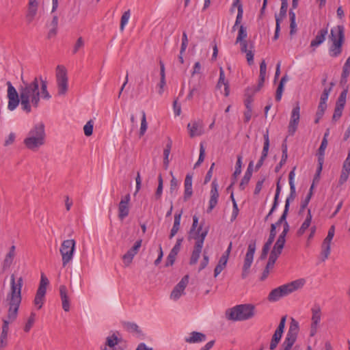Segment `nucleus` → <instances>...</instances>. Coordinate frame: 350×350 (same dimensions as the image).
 Returning <instances> with one entry per match:
<instances>
[{"mask_svg": "<svg viewBox=\"0 0 350 350\" xmlns=\"http://www.w3.org/2000/svg\"><path fill=\"white\" fill-rule=\"evenodd\" d=\"M204 224L205 221H202L198 226V217L196 215L193 216V224L189 236V239H195L196 243L189 260L190 265H196L198 262L202 252L204 239L208 232V227L203 228Z\"/></svg>", "mask_w": 350, "mask_h": 350, "instance_id": "f257e3e1", "label": "nucleus"}, {"mask_svg": "<svg viewBox=\"0 0 350 350\" xmlns=\"http://www.w3.org/2000/svg\"><path fill=\"white\" fill-rule=\"evenodd\" d=\"M10 291L7 295L6 301L9 306L8 321H14L17 317L18 310L21 302V278L15 282L14 275H11Z\"/></svg>", "mask_w": 350, "mask_h": 350, "instance_id": "f03ea898", "label": "nucleus"}, {"mask_svg": "<svg viewBox=\"0 0 350 350\" xmlns=\"http://www.w3.org/2000/svg\"><path fill=\"white\" fill-rule=\"evenodd\" d=\"M38 87L37 77L30 83L23 81V111L27 113H29L31 110L30 103L36 108L38 106L40 96Z\"/></svg>", "mask_w": 350, "mask_h": 350, "instance_id": "7ed1b4c3", "label": "nucleus"}, {"mask_svg": "<svg viewBox=\"0 0 350 350\" xmlns=\"http://www.w3.org/2000/svg\"><path fill=\"white\" fill-rule=\"evenodd\" d=\"M46 133L44 125L40 122L36 124L28 133L23 141L26 147L31 151H37L40 147L45 144Z\"/></svg>", "mask_w": 350, "mask_h": 350, "instance_id": "20e7f679", "label": "nucleus"}, {"mask_svg": "<svg viewBox=\"0 0 350 350\" xmlns=\"http://www.w3.org/2000/svg\"><path fill=\"white\" fill-rule=\"evenodd\" d=\"M254 314L255 306L249 304L237 305L226 312V318L234 321H245L252 319Z\"/></svg>", "mask_w": 350, "mask_h": 350, "instance_id": "39448f33", "label": "nucleus"}, {"mask_svg": "<svg viewBox=\"0 0 350 350\" xmlns=\"http://www.w3.org/2000/svg\"><path fill=\"white\" fill-rule=\"evenodd\" d=\"M305 284L304 279H299L280 286L273 289L268 295V300L271 302L278 301L291 293L301 288Z\"/></svg>", "mask_w": 350, "mask_h": 350, "instance_id": "423d86ee", "label": "nucleus"}, {"mask_svg": "<svg viewBox=\"0 0 350 350\" xmlns=\"http://www.w3.org/2000/svg\"><path fill=\"white\" fill-rule=\"evenodd\" d=\"M330 38L332 44L329 48L330 56L336 57L342 53V44L345 42V28L342 25H337L331 29Z\"/></svg>", "mask_w": 350, "mask_h": 350, "instance_id": "0eeeda50", "label": "nucleus"}, {"mask_svg": "<svg viewBox=\"0 0 350 350\" xmlns=\"http://www.w3.org/2000/svg\"><path fill=\"white\" fill-rule=\"evenodd\" d=\"M55 78L58 95H66L68 90V79L67 70L64 66L59 65L57 66Z\"/></svg>", "mask_w": 350, "mask_h": 350, "instance_id": "6e6552de", "label": "nucleus"}, {"mask_svg": "<svg viewBox=\"0 0 350 350\" xmlns=\"http://www.w3.org/2000/svg\"><path fill=\"white\" fill-rule=\"evenodd\" d=\"M299 332V323L294 319H292L288 331L280 350H291Z\"/></svg>", "mask_w": 350, "mask_h": 350, "instance_id": "1a4fd4ad", "label": "nucleus"}, {"mask_svg": "<svg viewBox=\"0 0 350 350\" xmlns=\"http://www.w3.org/2000/svg\"><path fill=\"white\" fill-rule=\"evenodd\" d=\"M75 243L74 239H67L64 241L61 245L59 252L62 257V265L64 267L72 259Z\"/></svg>", "mask_w": 350, "mask_h": 350, "instance_id": "9d476101", "label": "nucleus"}, {"mask_svg": "<svg viewBox=\"0 0 350 350\" xmlns=\"http://www.w3.org/2000/svg\"><path fill=\"white\" fill-rule=\"evenodd\" d=\"M49 284V281L46 276L42 273L41 274L40 282L37 290L35 299L34 304L38 306V309H40L44 304L45 295L46 293V287Z\"/></svg>", "mask_w": 350, "mask_h": 350, "instance_id": "9b49d317", "label": "nucleus"}, {"mask_svg": "<svg viewBox=\"0 0 350 350\" xmlns=\"http://www.w3.org/2000/svg\"><path fill=\"white\" fill-rule=\"evenodd\" d=\"M256 248V241L255 239L251 240L248 245L247 251L245 256L244 263L243 266L242 278H245L247 276L249 269L252 265L254 259V255Z\"/></svg>", "mask_w": 350, "mask_h": 350, "instance_id": "f8f14e48", "label": "nucleus"}, {"mask_svg": "<svg viewBox=\"0 0 350 350\" xmlns=\"http://www.w3.org/2000/svg\"><path fill=\"white\" fill-rule=\"evenodd\" d=\"M288 8V0H281V8L280 10V13L278 14H275V33L273 38V40H276L279 38L280 31V24L283 19L286 16V12Z\"/></svg>", "mask_w": 350, "mask_h": 350, "instance_id": "ddd939ff", "label": "nucleus"}, {"mask_svg": "<svg viewBox=\"0 0 350 350\" xmlns=\"http://www.w3.org/2000/svg\"><path fill=\"white\" fill-rule=\"evenodd\" d=\"M347 95V93L346 90H342L336 102L334 111L332 118V122H336L341 118L346 104Z\"/></svg>", "mask_w": 350, "mask_h": 350, "instance_id": "4468645a", "label": "nucleus"}, {"mask_svg": "<svg viewBox=\"0 0 350 350\" xmlns=\"http://www.w3.org/2000/svg\"><path fill=\"white\" fill-rule=\"evenodd\" d=\"M8 96L9 98L8 101V109L11 111L16 109V107L18 105L19 99L18 94L16 90V89L12 85L11 83L8 81Z\"/></svg>", "mask_w": 350, "mask_h": 350, "instance_id": "2eb2a0df", "label": "nucleus"}, {"mask_svg": "<svg viewBox=\"0 0 350 350\" xmlns=\"http://www.w3.org/2000/svg\"><path fill=\"white\" fill-rule=\"evenodd\" d=\"M183 241V238H179L177 239L176 244L173 247V248L170 252V254H168L165 267H167L170 266H172L176 260V258L177 254L180 250L181 245Z\"/></svg>", "mask_w": 350, "mask_h": 350, "instance_id": "dca6fc26", "label": "nucleus"}, {"mask_svg": "<svg viewBox=\"0 0 350 350\" xmlns=\"http://www.w3.org/2000/svg\"><path fill=\"white\" fill-rule=\"evenodd\" d=\"M189 282V275H185L172 290L170 297L175 300L179 299Z\"/></svg>", "mask_w": 350, "mask_h": 350, "instance_id": "f3484780", "label": "nucleus"}, {"mask_svg": "<svg viewBox=\"0 0 350 350\" xmlns=\"http://www.w3.org/2000/svg\"><path fill=\"white\" fill-rule=\"evenodd\" d=\"M217 187L218 184L217 183V180L215 179L211 184V198L209 200V206L207 208V213L211 212L212 210L216 206L217 204L219 198Z\"/></svg>", "mask_w": 350, "mask_h": 350, "instance_id": "a211bd4d", "label": "nucleus"}, {"mask_svg": "<svg viewBox=\"0 0 350 350\" xmlns=\"http://www.w3.org/2000/svg\"><path fill=\"white\" fill-rule=\"evenodd\" d=\"M187 129L189 131V136L191 137L200 136L203 133L202 123L200 121H194L192 123H189L187 124Z\"/></svg>", "mask_w": 350, "mask_h": 350, "instance_id": "6ab92c4d", "label": "nucleus"}, {"mask_svg": "<svg viewBox=\"0 0 350 350\" xmlns=\"http://www.w3.org/2000/svg\"><path fill=\"white\" fill-rule=\"evenodd\" d=\"M280 180L281 177H280L276 183V189H275V193L273 199V202L272 207L271 210L269 211V213L266 215L265 217V221H267L268 219L271 216L273 213L275 211L277 208V206L278 205V201H279V197L281 192L282 187L280 185Z\"/></svg>", "mask_w": 350, "mask_h": 350, "instance_id": "aec40b11", "label": "nucleus"}, {"mask_svg": "<svg viewBox=\"0 0 350 350\" xmlns=\"http://www.w3.org/2000/svg\"><path fill=\"white\" fill-rule=\"evenodd\" d=\"M59 295L62 303V308L65 312L70 310V301L68 295V290L65 285L59 286Z\"/></svg>", "mask_w": 350, "mask_h": 350, "instance_id": "412c9836", "label": "nucleus"}, {"mask_svg": "<svg viewBox=\"0 0 350 350\" xmlns=\"http://www.w3.org/2000/svg\"><path fill=\"white\" fill-rule=\"evenodd\" d=\"M38 3L36 0H29L28 3V10L26 14V20L30 23L34 18L37 13Z\"/></svg>", "mask_w": 350, "mask_h": 350, "instance_id": "4be33fe9", "label": "nucleus"}, {"mask_svg": "<svg viewBox=\"0 0 350 350\" xmlns=\"http://www.w3.org/2000/svg\"><path fill=\"white\" fill-rule=\"evenodd\" d=\"M192 194V175L188 174L185 179L184 201L187 202L191 197Z\"/></svg>", "mask_w": 350, "mask_h": 350, "instance_id": "5701e85b", "label": "nucleus"}, {"mask_svg": "<svg viewBox=\"0 0 350 350\" xmlns=\"http://www.w3.org/2000/svg\"><path fill=\"white\" fill-rule=\"evenodd\" d=\"M329 135V129H327L326 130L325 133H324L321 146L317 152L318 160H323L324 161L325 150L328 144L327 137H328Z\"/></svg>", "mask_w": 350, "mask_h": 350, "instance_id": "b1692460", "label": "nucleus"}, {"mask_svg": "<svg viewBox=\"0 0 350 350\" xmlns=\"http://www.w3.org/2000/svg\"><path fill=\"white\" fill-rule=\"evenodd\" d=\"M206 335L198 332H192L190 336L185 338V341L188 343H197L206 340Z\"/></svg>", "mask_w": 350, "mask_h": 350, "instance_id": "393cba45", "label": "nucleus"}, {"mask_svg": "<svg viewBox=\"0 0 350 350\" xmlns=\"http://www.w3.org/2000/svg\"><path fill=\"white\" fill-rule=\"evenodd\" d=\"M327 34V29H321L317 35L316 36L315 38L312 40L310 42V46L311 47H316L321 44L325 40V36Z\"/></svg>", "mask_w": 350, "mask_h": 350, "instance_id": "a878e982", "label": "nucleus"}, {"mask_svg": "<svg viewBox=\"0 0 350 350\" xmlns=\"http://www.w3.org/2000/svg\"><path fill=\"white\" fill-rule=\"evenodd\" d=\"M182 213L183 211H180V213H176L174 215V224L169 236L170 239H172L179 230Z\"/></svg>", "mask_w": 350, "mask_h": 350, "instance_id": "bb28decb", "label": "nucleus"}, {"mask_svg": "<svg viewBox=\"0 0 350 350\" xmlns=\"http://www.w3.org/2000/svg\"><path fill=\"white\" fill-rule=\"evenodd\" d=\"M312 221V215L310 209H308V214L305 221L301 224V227L298 229L297 232V236H302L306 230L309 228Z\"/></svg>", "mask_w": 350, "mask_h": 350, "instance_id": "cd10ccee", "label": "nucleus"}, {"mask_svg": "<svg viewBox=\"0 0 350 350\" xmlns=\"http://www.w3.org/2000/svg\"><path fill=\"white\" fill-rule=\"evenodd\" d=\"M172 147V141L170 137H167V142L165 148L163 150V166L165 170L167 169L169 165V155Z\"/></svg>", "mask_w": 350, "mask_h": 350, "instance_id": "c85d7f7f", "label": "nucleus"}, {"mask_svg": "<svg viewBox=\"0 0 350 350\" xmlns=\"http://www.w3.org/2000/svg\"><path fill=\"white\" fill-rule=\"evenodd\" d=\"M312 324L318 325L321 318V310L319 305H314L312 308Z\"/></svg>", "mask_w": 350, "mask_h": 350, "instance_id": "c756f323", "label": "nucleus"}, {"mask_svg": "<svg viewBox=\"0 0 350 350\" xmlns=\"http://www.w3.org/2000/svg\"><path fill=\"white\" fill-rule=\"evenodd\" d=\"M129 214V206L126 204L123 201H120L118 205V217L122 220L126 217Z\"/></svg>", "mask_w": 350, "mask_h": 350, "instance_id": "7c9ffc66", "label": "nucleus"}, {"mask_svg": "<svg viewBox=\"0 0 350 350\" xmlns=\"http://www.w3.org/2000/svg\"><path fill=\"white\" fill-rule=\"evenodd\" d=\"M255 94V92H253L252 88H247L245 90V100L244 104L246 107V109H252V103L254 101L253 96Z\"/></svg>", "mask_w": 350, "mask_h": 350, "instance_id": "2f4dec72", "label": "nucleus"}, {"mask_svg": "<svg viewBox=\"0 0 350 350\" xmlns=\"http://www.w3.org/2000/svg\"><path fill=\"white\" fill-rule=\"evenodd\" d=\"M289 18H290V35H294L297 31V24H296V15L295 13L292 11V9L289 10Z\"/></svg>", "mask_w": 350, "mask_h": 350, "instance_id": "473e14b6", "label": "nucleus"}, {"mask_svg": "<svg viewBox=\"0 0 350 350\" xmlns=\"http://www.w3.org/2000/svg\"><path fill=\"white\" fill-rule=\"evenodd\" d=\"M228 262V259L226 258V257L221 256L218 264L215 268L214 270V276L216 278L226 267V264Z\"/></svg>", "mask_w": 350, "mask_h": 350, "instance_id": "72a5a7b5", "label": "nucleus"}, {"mask_svg": "<svg viewBox=\"0 0 350 350\" xmlns=\"http://www.w3.org/2000/svg\"><path fill=\"white\" fill-rule=\"evenodd\" d=\"M57 25H58V17L57 16H54L53 17L52 21L51 22L50 26L51 29H50L48 33V38H51L54 37L57 34Z\"/></svg>", "mask_w": 350, "mask_h": 350, "instance_id": "f704fd0d", "label": "nucleus"}, {"mask_svg": "<svg viewBox=\"0 0 350 350\" xmlns=\"http://www.w3.org/2000/svg\"><path fill=\"white\" fill-rule=\"evenodd\" d=\"M313 189H314V184H312L311 185L309 192H308V195L306 196V198L301 202L299 213H301L307 207L308 203L310 202V200L313 195Z\"/></svg>", "mask_w": 350, "mask_h": 350, "instance_id": "c9c22d12", "label": "nucleus"}, {"mask_svg": "<svg viewBox=\"0 0 350 350\" xmlns=\"http://www.w3.org/2000/svg\"><path fill=\"white\" fill-rule=\"evenodd\" d=\"M264 137V144L263 148L262 150L261 156L267 158L268 155L269 148V132L267 130L266 133L263 135Z\"/></svg>", "mask_w": 350, "mask_h": 350, "instance_id": "e433bc0d", "label": "nucleus"}, {"mask_svg": "<svg viewBox=\"0 0 350 350\" xmlns=\"http://www.w3.org/2000/svg\"><path fill=\"white\" fill-rule=\"evenodd\" d=\"M285 242L286 240L278 239L271 252H274L278 255H280L285 245Z\"/></svg>", "mask_w": 350, "mask_h": 350, "instance_id": "4c0bfd02", "label": "nucleus"}, {"mask_svg": "<svg viewBox=\"0 0 350 350\" xmlns=\"http://www.w3.org/2000/svg\"><path fill=\"white\" fill-rule=\"evenodd\" d=\"M122 338H118L114 334L107 338L106 345L109 346L110 349H113L114 347L122 342Z\"/></svg>", "mask_w": 350, "mask_h": 350, "instance_id": "58836bf2", "label": "nucleus"}, {"mask_svg": "<svg viewBox=\"0 0 350 350\" xmlns=\"http://www.w3.org/2000/svg\"><path fill=\"white\" fill-rule=\"evenodd\" d=\"M247 37V27L242 25H240L239 31H238V36L236 39V43H239V42H241V41L247 40H246Z\"/></svg>", "mask_w": 350, "mask_h": 350, "instance_id": "ea45409f", "label": "nucleus"}, {"mask_svg": "<svg viewBox=\"0 0 350 350\" xmlns=\"http://www.w3.org/2000/svg\"><path fill=\"white\" fill-rule=\"evenodd\" d=\"M282 336V334H281V333L278 334V332L275 331V332L272 336L271 343H270L269 348L271 350H274L277 347L279 342L281 340Z\"/></svg>", "mask_w": 350, "mask_h": 350, "instance_id": "a19ab883", "label": "nucleus"}, {"mask_svg": "<svg viewBox=\"0 0 350 350\" xmlns=\"http://www.w3.org/2000/svg\"><path fill=\"white\" fill-rule=\"evenodd\" d=\"M124 327L131 332H135L138 335H142V330L136 323L127 322L124 323Z\"/></svg>", "mask_w": 350, "mask_h": 350, "instance_id": "79ce46f5", "label": "nucleus"}, {"mask_svg": "<svg viewBox=\"0 0 350 350\" xmlns=\"http://www.w3.org/2000/svg\"><path fill=\"white\" fill-rule=\"evenodd\" d=\"M296 198V190H295V185H290V194L287 197L286 202H285V206L290 207V204L292 202L295 198Z\"/></svg>", "mask_w": 350, "mask_h": 350, "instance_id": "37998d69", "label": "nucleus"}, {"mask_svg": "<svg viewBox=\"0 0 350 350\" xmlns=\"http://www.w3.org/2000/svg\"><path fill=\"white\" fill-rule=\"evenodd\" d=\"M242 159H243V157L241 154H239L237 156V161L236 165H235V170L232 174V177L234 178V180H236L237 177L241 172Z\"/></svg>", "mask_w": 350, "mask_h": 350, "instance_id": "c03bdc74", "label": "nucleus"}, {"mask_svg": "<svg viewBox=\"0 0 350 350\" xmlns=\"http://www.w3.org/2000/svg\"><path fill=\"white\" fill-rule=\"evenodd\" d=\"M159 64H160V75H161V80H160V88L161 90H159V94H162V89L163 88V86L165 85V66H164V64L160 61L159 62Z\"/></svg>", "mask_w": 350, "mask_h": 350, "instance_id": "a18cd8bd", "label": "nucleus"}, {"mask_svg": "<svg viewBox=\"0 0 350 350\" xmlns=\"http://www.w3.org/2000/svg\"><path fill=\"white\" fill-rule=\"evenodd\" d=\"M41 81V94L42 97L44 99H49L51 98V95L49 94L47 90V82L46 81L42 80V77L40 78Z\"/></svg>", "mask_w": 350, "mask_h": 350, "instance_id": "49530a36", "label": "nucleus"}, {"mask_svg": "<svg viewBox=\"0 0 350 350\" xmlns=\"http://www.w3.org/2000/svg\"><path fill=\"white\" fill-rule=\"evenodd\" d=\"M299 120H290L289 124L288 126V132L290 135H293L297 129Z\"/></svg>", "mask_w": 350, "mask_h": 350, "instance_id": "de8ad7c7", "label": "nucleus"}, {"mask_svg": "<svg viewBox=\"0 0 350 350\" xmlns=\"http://www.w3.org/2000/svg\"><path fill=\"white\" fill-rule=\"evenodd\" d=\"M130 16H131L130 10H128L127 11H125L123 13V14L121 17V20H120V29L121 31H122L124 30V26L127 24Z\"/></svg>", "mask_w": 350, "mask_h": 350, "instance_id": "09e8293b", "label": "nucleus"}, {"mask_svg": "<svg viewBox=\"0 0 350 350\" xmlns=\"http://www.w3.org/2000/svg\"><path fill=\"white\" fill-rule=\"evenodd\" d=\"M163 183L162 176L161 174H159L158 176V187L154 194L156 200H159L161 198L163 192Z\"/></svg>", "mask_w": 350, "mask_h": 350, "instance_id": "8fccbe9b", "label": "nucleus"}, {"mask_svg": "<svg viewBox=\"0 0 350 350\" xmlns=\"http://www.w3.org/2000/svg\"><path fill=\"white\" fill-rule=\"evenodd\" d=\"M94 122L92 120H90L84 126L83 131L84 134L87 137H90L93 133Z\"/></svg>", "mask_w": 350, "mask_h": 350, "instance_id": "3c124183", "label": "nucleus"}, {"mask_svg": "<svg viewBox=\"0 0 350 350\" xmlns=\"http://www.w3.org/2000/svg\"><path fill=\"white\" fill-rule=\"evenodd\" d=\"M147 127H148V126H147L146 113L144 111H142L141 127H140V130H139V136L140 137L143 136L145 134V133L147 130Z\"/></svg>", "mask_w": 350, "mask_h": 350, "instance_id": "603ef678", "label": "nucleus"}, {"mask_svg": "<svg viewBox=\"0 0 350 350\" xmlns=\"http://www.w3.org/2000/svg\"><path fill=\"white\" fill-rule=\"evenodd\" d=\"M205 157V149L202 144H200V155L198 161L195 163L194 167L196 168L199 167L201 163L204 161Z\"/></svg>", "mask_w": 350, "mask_h": 350, "instance_id": "864d4df0", "label": "nucleus"}, {"mask_svg": "<svg viewBox=\"0 0 350 350\" xmlns=\"http://www.w3.org/2000/svg\"><path fill=\"white\" fill-rule=\"evenodd\" d=\"M279 256L280 255L271 252L268 262L266 265L267 267V268L272 269L273 267L274 264H275V261L277 260L278 258L279 257Z\"/></svg>", "mask_w": 350, "mask_h": 350, "instance_id": "5fc2aeb1", "label": "nucleus"}, {"mask_svg": "<svg viewBox=\"0 0 350 350\" xmlns=\"http://www.w3.org/2000/svg\"><path fill=\"white\" fill-rule=\"evenodd\" d=\"M171 176H173L172 172H170ZM178 186V183L177 179L172 176V180H170V191L171 194L176 193L177 189Z\"/></svg>", "mask_w": 350, "mask_h": 350, "instance_id": "6e6d98bb", "label": "nucleus"}, {"mask_svg": "<svg viewBox=\"0 0 350 350\" xmlns=\"http://www.w3.org/2000/svg\"><path fill=\"white\" fill-rule=\"evenodd\" d=\"M299 112H300V107H299V103H297L296 105L293 107V109L292 110L291 119L299 120V118H300Z\"/></svg>", "mask_w": 350, "mask_h": 350, "instance_id": "4d7b16f0", "label": "nucleus"}, {"mask_svg": "<svg viewBox=\"0 0 350 350\" xmlns=\"http://www.w3.org/2000/svg\"><path fill=\"white\" fill-rule=\"evenodd\" d=\"M226 83H228V80H226L225 73L224 69L221 67L219 68V77L217 84V87L220 88L222 85H225Z\"/></svg>", "mask_w": 350, "mask_h": 350, "instance_id": "13d9d810", "label": "nucleus"}, {"mask_svg": "<svg viewBox=\"0 0 350 350\" xmlns=\"http://www.w3.org/2000/svg\"><path fill=\"white\" fill-rule=\"evenodd\" d=\"M135 256V254H134L133 253H131V251L129 250L125 254H124L122 259L126 266H128L131 263Z\"/></svg>", "mask_w": 350, "mask_h": 350, "instance_id": "bf43d9fd", "label": "nucleus"}, {"mask_svg": "<svg viewBox=\"0 0 350 350\" xmlns=\"http://www.w3.org/2000/svg\"><path fill=\"white\" fill-rule=\"evenodd\" d=\"M331 252V247L329 246H323L321 245V260L322 261H325L328 258Z\"/></svg>", "mask_w": 350, "mask_h": 350, "instance_id": "052dcab7", "label": "nucleus"}, {"mask_svg": "<svg viewBox=\"0 0 350 350\" xmlns=\"http://www.w3.org/2000/svg\"><path fill=\"white\" fill-rule=\"evenodd\" d=\"M35 317H36V314L32 312L25 326V332H29L31 329V327L33 326L34 322H35Z\"/></svg>", "mask_w": 350, "mask_h": 350, "instance_id": "680f3d73", "label": "nucleus"}, {"mask_svg": "<svg viewBox=\"0 0 350 350\" xmlns=\"http://www.w3.org/2000/svg\"><path fill=\"white\" fill-rule=\"evenodd\" d=\"M208 262H209V257L207 255V253L206 252H204L203 259L200 262V265L198 271L200 272L202 270H203L204 269H205L206 267L208 265Z\"/></svg>", "mask_w": 350, "mask_h": 350, "instance_id": "e2e57ef3", "label": "nucleus"}, {"mask_svg": "<svg viewBox=\"0 0 350 350\" xmlns=\"http://www.w3.org/2000/svg\"><path fill=\"white\" fill-rule=\"evenodd\" d=\"M287 80H288V78H287L286 75H285L284 76H283L282 77V79L279 83V85L277 88L276 93L282 94L284 83L286 82Z\"/></svg>", "mask_w": 350, "mask_h": 350, "instance_id": "0e129e2a", "label": "nucleus"}, {"mask_svg": "<svg viewBox=\"0 0 350 350\" xmlns=\"http://www.w3.org/2000/svg\"><path fill=\"white\" fill-rule=\"evenodd\" d=\"M243 5H239L238 6V13H237L236 21H235V26H238L241 23L242 18H243Z\"/></svg>", "mask_w": 350, "mask_h": 350, "instance_id": "69168bd1", "label": "nucleus"}, {"mask_svg": "<svg viewBox=\"0 0 350 350\" xmlns=\"http://www.w3.org/2000/svg\"><path fill=\"white\" fill-rule=\"evenodd\" d=\"M323 162H324L323 160H318V167H317L314 177V180H313L314 182L315 180H319L320 174L322 171Z\"/></svg>", "mask_w": 350, "mask_h": 350, "instance_id": "338daca9", "label": "nucleus"}, {"mask_svg": "<svg viewBox=\"0 0 350 350\" xmlns=\"http://www.w3.org/2000/svg\"><path fill=\"white\" fill-rule=\"evenodd\" d=\"M142 239L137 240L134 245L129 250L131 253H133L134 254H137L139 252V248L142 246Z\"/></svg>", "mask_w": 350, "mask_h": 350, "instance_id": "774afa93", "label": "nucleus"}]
</instances>
